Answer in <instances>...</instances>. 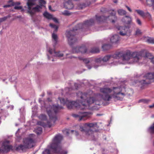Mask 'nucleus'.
Wrapping results in <instances>:
<instances>
[{
	"instance_id": "obj_22",
	"label": "nucleus",
	"mask_w": 154,
	"mask_h": 154,
	"mask_svg": "<svg viewBox=\"0 0 154 154\" xmlns=\"http://www.w3.org/2000/svg\"><path fill=\"white\" fill-rule=\"evenodd\" d=\"M99 52V49L98 48H94L91 50L90 52L92 53H97Z\"/></svg>"
},
{
	"instance_id": "obj_36",
	"label": "nucleus",
	"mask_w": 154,
	"mask_h": 154,
	"mask_svg": "<svg viewBox=\"0 0 154 154\" xmlns=\"http://www.w3.org/2000/svg\"><path fill=\"white\" fill-rule=\"evenodd\" d=\"M136 21L137 23L139 25H141V22L139 19H137L136 20Z\"/></svg>"
},
{
	"instance_id": "obj_30",
	"label": "nucleus",
	"mask_w": 154,
	"mask_h": 154,
	"mask_svg": "<svg viewBox=\"0 0 154 154\" xmlns=\"http://www.w3.org/2000/svg\"><path fill=\"white\" fill-rule=\"evenodd\" d=\"M40 118L43 120H45L46 119V117L45 115H41L40 116H39Z\"/></svg>"
},
{
	"instance_id": "obj_11",
	"label": "nucleus",
	"mask_w": 154,
	"mask_h": 154,
	"mask_svg": "<svg viewBox=\"0 0 154 154\" xmlns=\"http://www.w3.org/2000/svg\"><path fill=\"white\" fill-rule=\"evenodd\" d=\"M48 50L49 53V55H47L48 59L49 60H51L50 57L52 56L60 57L63 56V55L62 53L60 52H56L54 50H52L50 48L48 49Z\"/></svg>"
},
{
	"instance_id": "obj_54",
	"label": "nucleus",
	"mask_w": 154,
	"mask_h": 154,
	"mask_svg": "<svg viewBox=\"0 0 154 154\" xmlns=\"http://www.w3.org/2000/svg\"><path fill=\"white\" fill-rule=\"evenodd\" d=\"M51 60H52V61H54V59H52Z\"/></svg>"
},
{
	"instance_id": "obj_32",
	"label": "nucleus",
	"mask_w": 154,
	"mask_h": 154,
	"mask_svg": "<svg viewBox=\"0 0 154 154\" xmlns=\"http://www.w3.org/2000/svg\"><path fill=\"white\" fill-rule=\"evenodd\" d=\"M43 154H50V151L49 149H46L43 152Z\"/></svg>"
},
{
	"instance_id": "obj_9",
	"label": "nucleus",
	"mask_w": 154,
	"mask_h": 154,
	"mask_svg": "<svg viewBox=\"0 0 154 154\" xmlns=\"http://www.w3.org/2000/svg\"><path fill=\"white\" fill-rule=\"evenodd\" d=\"M77 30H78V29H74L73 30L67 31L66 32V34L68 38L69 43L70 45H72L76 40L74 38L73 34L74 33L75 31Z\"/></svg>"
},
{
	"instance_id": "obj_52",
	"label": "nucleus",
	"mask_w": 154,
	"mask_h": 154,
	"mask_svg": "<svg viewBox=\"0 0 154 154\" xmlns=\"http://www.w3.org/2000/svg\"><path fill=\"white\" fill-rule=\"evenodd\" d=\"M97 116H100V115H100V114H97Z\"/></svg>"
},
{
	"instance_id": "obj_28",
	"label": "nucleus",
	"mask_w": 154,
	"mask_h": 154,
	"mask_svg": "<svg viewBox=\"0 0 154 154\" xmlns=\"http://www.w3.org/2000/svg\"><path fill=\"white\" fill-rule=\"evenodd\" d=\"M116 13L114 11H113L112 14L109 17H111L112 18H114V19H116V18L115 16Z\"/></svg>"
},
{
	"instance_id": "obj_19",
	"label": "nucleus",
	"mask_w": 154,
	"mask_h": 154,
	"mask_svg": "<svg viewBox=\"0 0 154 154\" xmlns=\"http://www.w3.org/2000/svg\"><path fill=\"white\" fill-rule=\"evenodd\" d=\"M118 14L121 15H125L126 14V12L124 10L120 9L118 11Z\"/></svg>"
},
{
	"instance_id": "obj_38",
	"label": "nucleus",
	"mask_w": 154,
	"mask_h": 154,
	"mask_svg": "<svg viewBox=\"0 0 154 154\" xmlns=\"http://www.w3.org/2000/svg\"><path fill=\"white\" fill-rule=\"evenodd\" d=\"M152 4V5L153 6V7L154 8V0H150ZM150 1V0H146V1L147 2H148L149 1Z\"/></svg>"
},
{
	"instance_id": "obj_10",
	"label": "nucleus",
	"mask_w": 154,
	"mask_h": 154,
	"mask_svg": "<svg viewBox=\"0 0 154 154\" xmlns=\"http://www.w3.org/2000/svg\"><path fill=\"white\" fill-rule=\"evenodd\" d=\"M144 79L145 80L143 79L140 81V82L142 84H148L150 83L147 81L149 80L151 82H154V73L148 72L145 74L143 76Z\"/></svg>"
},
{
	"instance_id": "obj_39",
	"label": "nucleus",
	"mask_w": 154,
	"mask_h": 154,
	"mask_svg": "<svg viewBox=\"0 0 154 154\" xmlns=\"http://www.w3.org/2000/svg\"><path fill=\"white\" fill-rule=\"evenodd\" d=\"M48 8H49V9L52 11H55V10H53V9H52L51 7V6H49Z\"/></svg>"
},
{
	"instance_id": "obj_6",
	"label": "nucleus",
	"mask_w": 154,
	"mask_h": 154,
	"mask_svg": "<svg viewBox=\"0 0 154 154\" xmlns=\"http://www.w3.org/2000/svg\"><path fill=\"white\" fill-rule=\"evenodd\" d=\"M62 139V137L61 135H56L53 140L52 143L50 145V147L51 149L54 150V152H57V151L59 150L60 154H67L66 151L62 150L58 146V144Z\"/></svg>"
},
{
	"instance_id": "obj_1",
	"label": "nucleus",
	"mask_w": 154,
	"mask_h": 154,
	"mask_svg": "<svg viewBox=\"0 0 154 154\" xmlns=\"http://www.w3.org/2000/svg\"><path fill=\"white\" fill-rule=\"evenodd\" d=\"M102 94H97L94 99V94L92 91L82 93L79 92L77 94L78 99L76 101H70L63 98L59 97L60 103L63 105H66L68 109L76 107L80 109H89V106L93 103L96 105H100V101L102 100L110 101L112 99L114 100H122L126 94L125 89L124 87H116L110 88L105 86L100 89Z\"/></svg>"
},
{
	"instance_id": "obj_8",
	"label": "nucleus",
	"mask_w": 154,
	"mask_h": 154,
	"mask_svg": "<svg viewBox=\"0 0 154 154\" xmlns=\"http://www.w3.org/2000/svg\"><path fill=\"white\" fill-rule=\"evenodd\" d=\"M92 113L90 112H80L78 114H74L73 117L77 118L79 121H85L91 116Z\"/></svg>"
},
{
	"instance_id": "obj_12",
	"label": "nucleus",
	"mask_w": 154,
	"mask_h": 154,
	"mask_svg": "<svg viewBox=\"0 0 154 154\" xmlns=\"http://www.w3.org/2000/svg\"><path fill=\"white\" fill-rule=\"evenodd\" d=\"M87 49L85 46L77 47L72 49V52L74 53L81 52L82 53H85Z\"/></svg>"
},
{
	"instance_id": "obj_4",
	"label": "nucleus",
	"mask_w": 154,
	"mask_h": 154,
	"mask_svg": "<svg viewBox=\"0 0 154 154\" xmlns=\"http://www.w3.org/2000/svg\"><path fill=\"white\" fill-rule=\"evenodd\" d=\"M36 0H28L27 5L28 8V12L31 15H33L35 12L39 11L46 4V2L44 0H39V3L40 6L37 5L35 7H33L35 5Z\"/></svg>"
},
{
	"instance_id": "obj_2",
	"label": "nucleus",
	"mask_w": 154,
	"mask_h": 154,
	"mask_svg": "<svg viewBox=\"0 0 154 154\" xmlns=\"http://www.w3.org/2000/svg\"><path fill=\"white\" fill-rule=\"evenodd\" d=\"M143 52H134L131 55L130 54H125L123 55L122 53L119 52L112 55H107L104 56L103 58H97L96 61L97 63L100 62L102 61L106 62L109 60L119 59L123 56V62L122 63L125 64L126 63H134L139 62L143 63L141 60L142 59H143L144 58H148L151 54L149 53H146L144 56H143Z\"/></svg>"
},
{
	"instance_id": "obj_20",
	"label": "nucleus",
	"mask_w": 154,
	"mask_h": 154,
	"mask_svg": "<svg viewBox=\"0 0 154 154\" xmlns=\"http://www.w3.org/2000/svg\"><path fill=\"white\" fill-rule=\"evenodd\" d=\"M61 14L62 15L66 16H69L71 15V13H70L69 11L65 10L61 12Z\"/></svg>"
},
{
	"instance_id": "obj_33",
	"label": "nucleus",
	"mask_w": 154,
	"mask_h": 154,
	"mask_svg": "<svg viewBox=\"0 0 154 154\" xmlns=\"http://www.w3.org/2000/svg\"><path fill=\"white\" fill-rule=\"evenodd\" d=\"M136 35H139L141 34V32L139 29H137L136 32Z\"/></svg>"
},
{
	"instance_id": "obj_27",
	"label": "nucleus",
	"mask_w": 154,
	"mask_h": 154,
	"mask_svg": "<svg viewBox=\"0 0 154 154\" xmlns=\"http://www.w3.org/2000/svg\"><path fill=\"white\" fill-rule=\"evenodd\" d=\"M135 11L138 14L140 15L141 16L143 17L144 16V13L143 11L140 10H136Z\"/></svg>"
},
{
	"instance_id": "obj_46",
	"label": "nucleus",
	"mask_w": 154,
	"mask_h": 154,
	"mask_svg": "<svg viewBox=\"0 0 154 154\" xmlns=\"http://www.w3.org/2000/svg\"><path fill=\"white\" fill-rule=\"evenodd\" d=\"M151 61L153 63H154V57L152 58Z\"/></svg>"
},
{
	"instance_id": "obj_24",
	"label": "nucleus",
	"mask_w": 154,
	"mask_h": 154,
	"mask_svg": "<svg viewBox=\"0 0 154 154\" xmlns=\"http://www.w3.org/2000/svg\"><path fill=\"white\" fill-rule=\"evenodd\" d=\"M146 41L150 43L154 44V38H148Z\"/></svg>"
},
{
	"instance_id": "obj_50",
	"label": "nucleus",
	"mask_w": 154,
	"mask_h": 154,
	"mask_svg": "<svg viewBox=\"0 0 154 154\" xmlns=\"http://www.w3.org/2000/svg\"><path fill=\"white\" fill-rule=\"evenodd\" d=\"M65 132H66V133H67V134H68V130H66Z\"/></svg>"
},
{
	"instance_id": "obj_44",
	"label": "nucleus",
	"mask_w": 154,
	"mask_h": 154,
	"mask_svg": "<svg viewBox=\"0 0 154 154\" xmlns=\"http://www.w3.org/2000/svg\"><path fill=\"white\" fill-rule=\"evenodd\" d=\"M82 26V24H79L77 25L76 27H79L80 26Z\"/></svg>"
},
{
	"instance_id": "obj_43",
	"label": "nucleus",
	"mask_w": 154,
	"mask_h": 154,
	"mask_svg": "<svg viewBox=\"0 0 154 154\" xmlns=\"http://www.w3.org/2000/svg\"><path fill=\"white\" fill-rule=\"evenodd\" d=\"M38 124L41 125H43L40 122H38Z\"/></svg>"
},
{
	"instance_id": "obj_15",
	"label": "nucleus",
	"mask_w": 154,
	"mask_h": 154,
	"mask_svg": "<svg viewBox=\"0 0 154 154\" xmlns=\"http://www.w3.org/2000/svg\"><path fill=\"white\" fill-rule=\"evenodd\" d=\"M10 3H11V4L10 5H4V8H7V7H10L11 6H13V5H18L20 4V3L19 2H16L15 3H13L12 1H10Z\"/></svg>"
},
{
	"instance_id": "obj_7",
	"label": "nucleus",
	"mask_w": 154,
	"mask_h": 154,
	"mask_svg": "<svg viewBox=\"0 0 154 154\" xmlns=\"http://www.w3.org/2000/svg\"><path fill=\"white\" fill-rule=\"evenodd\" d=\"M34 141L31 139L26 138L24 139L23 144L19 146L17 149H21L23 151L26 149L30 148L34 146Z\"/></svg>"
},
{
	"instance_id": "obj_45",
	"label": "nucleus",
	"mask_w": 154,
	"mask_h": 154,
	"mask_svg": "<svg viewBox=\"0 0 154 154\" xmlns=\"http://www.w3.org/2000/svg\"><path fill=\"white\" fill-rule=\"evenodd\" d=\"M101 18L104 20H105V19H106L107 18H108V17H106V18L105 17H101Z\"/></svg>"
},
{
	"instance_id": "obj_25",
	"label": "nucleus",
	"mask_w": 154,
	"mask_h": 154,
	"mask_svg": "<svg viewBox=\"0 0 154 154\" xmlns=\"http://www.w3.org/2000/svg\"><path fill=\"white\" fill-rule=\"evenodd\" d=\"M79 59L81 60H82L85 63H87L89 62V60L88 59L84 58L82 57H79Z\"/></svg>"
},
{
	"instance_id": "obj_37",
	"label": "nucleus",
	"mask_w": 154,
	"mask_h": 154,
	"mask_svg": "<svg viewBox=\"0 0 154 154\" xmlns=\"http://www.w3.org/2000/svg\"><path fill=\"white\" fill-rule=\"evenodd\" d=\"M22 8L21 6H16L14 7V9H20Z\"/></svg>"
},
{
	"instance_id": "obj_53",
	"label": "nucleus",
	"mask_w": 154,
	"mask_h": 154,
	"mask_svg": "<svg viewBox=\"0 0 154 154\" xmlns=\"http://www.w3.org/2000/svg\"><path fill=\"white\" fill-rule=\"evenodd\" d=\"M48 101H50V100H49V98H48Z\"/></svg>"
},
{
	"instance_id": "obj_13",
	"label": "nucleus",
	"mask_w": 154,
	"mask_h": 154,
	"mask_svg": "<svg viewBox=\"0 0 154 154\" xmlns=\"http://www.w3.org/2000/svg\"><path fill=\"white\" fill-rule=\"evenodd\" d=\"M118 29L120 30V34L122 36L126 35H128V34L130 33L129 28L128 27L120 26L119 27Z\"/></svg>"
},
{
	"instance_id": "obj_5",
	"label": "nucleus",
	"mask_w": 154,
	"mask_h": 154,
	"mask_svg": "<svg viewBox=\"0 0 154 154\" xmlns=\"http://www.w3.org/2000/svg\"><path fill=\"white\" fill-rule=\"evenodd\" d=\"M87 127L90 128H95L97 127V124L96 123H85L83 124V125L80 126V130L83 132H84L86 136L92 140H95L94 138V132L91 129L86 131V128Z\"/></svg>"
},
{
	"instance_id": "obj_48",
	"label": "nucleus",
	"mask_w": 154,
	"mask_h": 154,
	"mask_svg": "<svg viewBox=\"0 0 154 154\" xmlns=\"http://www.w3.org/2000/svg\"><path fill=\"white\" fill-rule=\"evenodd\" d=\"M113 2L115 3H116L117 2V1L116 0H114Z\"/></svg>"
},
{
	"instance_id": "obj_26",
	"label": "nucleus",
	"mask_w": 154,
	"mask_h": 154,
	"mask_svg": "<svg viewBox=\"0 0 154 154\" xmlns=\"http://www.w3.org/2000/svg\"><path fill=\"white\" fill-rule=\"evenodd\" d=\"M85 7V5L83 4H79L78 5V6L76 8V9L80 10L83 9Z\"/></svg>"
},
{
	"instance_id": "obj_23",
	"label": "nucleus",
	"mask_w": 154,
	"mask_h": 154,
	"mask_svg": "<svg viewBox=\"0 0 154 154\" xmlns=\"http://www.w3.org/2000/svg\"><path fill=\"white\" fill-rule=\"evenodd\" d=\"M35 131L37 134H39L41 133L42 131V129L41 127H39L35 129Z\"/></svg>"
},
{
	"instance_id": "obj_56",
	"label": "nucleus",
	"mask_w": 154,
	"mask_h": 154,
	"mask_svg": "<svg viewBox=\"0 0 154 154\" xmlns=\"http://www.w3.org/2000/svg\"><path fill=\"white\" fill-rule=\"evenodd\" d=\"M72 57H71V58H72Z\"/></svg>"
},
{
	"instance_id": "obj_49",
	"label": "nucleus",
	"mask_w": 154,
	"mask_h": 154,
	"mask_svg": "<svg viewBox=\"0 0 154 154\" xmlns=\"http://www.w3.org/2000/svg\"><path fill=\"white\" fill-rule=\"evenodd\" d=\"M3 21V19L0 18V23Z\"/></svg>"
},
{
	"instance_id": "obj_34",
	"label": "nucleus",
	"mask_w": 154,
	"mask_h": 154,
	"mask_svg": "<svg viewBox=\"0 0 154 154\" xmlns=\"http://www.w3.org/2000/svg\"><path fill=\"white\" fill-rule=\"evenodd\" d=\"M51 19H52L53 20L55 23H58V20L56 18L53 17H52V18Z\"/></svg>"
},
{
	"instance_id": "obj_29",
	"label": "nucleus",
	"mask_w": 154,
	"mask_h": 154,
	"mask_svg": "<svg viewBox=\"0 0 154 154\" xmlns=\"http://www.w3.org/2000/svg\"><path fill=\"white\" fill-rule=\"evenodd\" d=\"M125 18L127 19L128 20V21L127 22V23H130L131 21V18L129 17H128V16H126L125 17Z\"/></svg>"
},
{
	"instance_id": "obj_3",
	"label": "nucleus",
	"mask_w": 154,
	"mask_h": 154,
	"mask_svg": "<svg viewBox=\"0 0 154 154\" xmlns=\"http://www.w3.org/2000/svg\"><path fill=\"white\" fill-rule=\"evenodd\" d=\"M45 108L49 117L50 121L51 123L53 122L54 123L57 119L55 116L56 113L58 112L60 109H63V107L58 105L56 106L54 105L51 106L48 105L45 106Z\"/></svg>"
},
{
	"instance_id": "obj_41",
	"label": "nucleus",
	"mask_w": 154,
	"mask_h": 154,
	"mask_svg": "<svg viewBox=\"0 0 154 154\" xmlns=\"http://www.w3.org/2000/svg\"><path fill=\"white\" fill-rule=\"evenodd\" d=\"M126 7L130 11V12H131L132 11V10H131V9L129 7H128V6H126Z\"/></svg>"
},
{
	"instance_id": "obj_16",
	"label": "nucleus",
	"mask_w": 154,
	"mask_h": 154,
	"mask_svg": "<svg viewBox=\"0 0 154 154\" xmlns=\"http://www.w3.org/2000/svg\"><path fill=\"white\" fill-rule=\"evenodd\" d=\"M44 16L48 19H51L52 18L53 16L47 12H45L43 14Z\"/></svg>"
},
{
	"instance_id": "obj_51",
	"label": "nucleus",
	"mask_w": 154,
	"mask_h": 154,
	"mask_svg": "<svg viewBox=\"0 0 154 154\" xmlns=\"http://www.w3.org/2000/svg\"><path fill=\"white\" fill-rule=\"evenodd\" d=\"M112 23H114L115 22V21L114 20H112Z\"/></svg>"
},
{
	"instance_id": "obj_14",
	"label": "nucleus",
	"mask_w": 154,
	"mask_h": 154,
	"mask_svg": "<svg viewBox=\"0 0 154 154\" xmlns=\"http://www.w3.org/2000/svg\"><path fill=\"white\" fill-rule=\"evenodd\" d=\"M110 43L112 44H116L118 43L119 41V35L117 34L112 35L109 37Z\"/></svg>"
},
{
	"instance_id": "obj_18",
	"label": "nucleus",
	"mask_w": 154,
	"mask_h": 154,
	"mask_svg": "<svg viewBox=\"0 0 154 154\" xmlns=\"http://www.w3.org/2000/svg\"><path fill=\"white\" fill-rule=\"evenodd\" d=\"M52 38L53 41L56 43L57 42L58 37L57 35L53 33L52 34Z\"/></svg>"
},
{
	"instance_id": "obj_40",
	"label": "nucleus",
	"mask_w": 154,
	"mask_h": 154,
	"mask_svg": "<svg viewBox=\"0 0 154 154\" xmlns=\"http://www.w3.org/2000/svg\"><path fill=\"white\" fill-rule=\"evenodd\" d=\"M93 21V20H88L86 23V24H90V22Z\"/></svg>"
},
{
	"instance_id": "obj_47",
	"label": "nucleus",
	"mask_w": 154,
	"mask_h": 154,
	"mask_svg": "<svg viewBox=\"0 0 154 154\" xmlns=\"http://www.w3.org/2000/svg\"><path fill=\"white\" fill-rule=\"evenodd\" d=\"M87 66L88 69H90L91 68V66L89 65H87Z\"/></svg>"
},
{
	"instance_id": "obj_42",
	"label": "nucleus",
	"mask_w": 154,
	"mask_h": 154,
	"mask_svg": "<svg viewBox=\"0 0 154 154\" xmlns=\"http://www.w3.org/2000/svg\"><path fill=\"white\" fill-rule=\"evenodd\" d=\"M149 108H154V104H152V105H149Z\"/></svg>"
},
{
	"instance_id": "obj_31",
	"label": "nucleus",
	"mask_w": 154,
	"mask_h": 154,
	"mask_svg": "<svg viewBox=\"0 0 154 154\" xmlns=\"http://www.w3.org/2000/svg\"><path fill=\"white\" fill-rule=\"evenodd\" d=\"M149 101V100H147L143 99L140 100L139 101V102H143V103H147Z\"/></svg>"
},
{
	"instance_id": "obj_35",
	"label": "nucleus",
	"mask_w": 154,
	"mask_h": 154,
	"mask_svg": "<svg viewBox=\"0 0 154 154\" xmlns=\"http://www.w3.org/2000/svg\"><path fill=\"white\" fill-rule=\"evenodd\" d=\"M71 131L72 132V133H73L74 134L76 135H77L78 134V132L76 131L71 130Z\"/></svg>"
},
{
	"instance_id": "obj_17",
	"label": "nucleus",
	"mask_w": 154,
	"mask_h": 154,
	"mask_svg": "<svg viewBox=\"0 0 154 154\" xmlns=\"http://www.w3.org/2000/svg\"><path fill=\"white\" fill-rule=\"evenodd\" d=\"M49 26L51 28L54 29V32H56L57 31L58 28V26H57L53 24L52 23H50Z\"/></svg>"
},
{
	"instance_id": "obj_55",
	"label": "nucleus",
	"mask_w": 154,
	"mask_h": 154,
	"mask_svg": "<svg viewBox=\"0 0 154 154\" xmlns=\"http://www.w3.org/2000/svg\"><path fill=\"white\" fill-rule=\"evenodd\" d=\"M48 125H49V126H50V127H51V125H50L49 124H48Z\"/></svg>"
},
{
	"instance_id": "obj_21",
	"label": "nucleus",
	"mask_w": 154,
	"mask_h": 154,
	"mask_svg": "<svg viewBox=\"0 0 154 154\" xmlns=\"http://www.w3.org/2000/svg\"><path fill=\"white\" fill-rule=\"evenodd\" d=\"M111 46L109 44H105L102 46V48L103 50H106L109 49Z\"/></svg>"
}]
</instances>
